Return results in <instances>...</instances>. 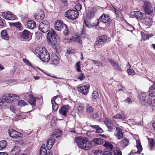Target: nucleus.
Instances as JSON below:
<instances>
[{
    "mask_svg": "<svg viewBox=\"0 0 155 155\" xmlns=\"http://www.w3.org/2000/svg\"><path fill=\"white\" fill-rule=\"evenodd\" d=\"M1 35L3 39L6 40H8L9 39V37L5 30H3L1 32Z\"/></svg>",
    "mask_w": 155,
    "mask_h": 155,
    "instance_id": "c85d7f7f",
    "label": "nucleus"
},
{
    "mask_svg": "<svg viewBox=\"0 0 155 155\" xmlns=\"http://www.w3.org/2000/svg\"><path fill=\"white\" fill-rule=\"evenodd\" d=\"M35 52L37 56L39 57L40 59L42 61L47 62L49 61L50 59V56L49 53L45 50L43 49L39 50V51L37 49H35Z\"/></svg>",
    "mask_w": 155,
    "mask_h": 155,
    "instance_id": "20e7f679",
    "label": "nucleus"
},
{
    "mask_svg": "<svg viewBox=\"0 0 155 155\" xmlns=\"http://www.w3.org/2000/svg\"><path fill=\"white\" fill-rule=\"evenodd\" d=\"M108 60L114 69L121 72H122L123 70L121 69L119 64L117 63L114 60L112 59H110Z\"/></svg>",
    "mask_w": 155,
    "mask_h": 155,
    "instance_id": "ddd939ff",
    "label": "nucleus"
},
{
    "mask_svg": "<svg viewBox=\"0 0 155 155\" xmlns=\"http://www.w3.org/2000/svg\"><path fill=\"white\" fill-rule=\"evenodd\" d=\"M94 155H104L102 151L100 150H96L93 151Z\"/></svg>",
    "mask_w": 155,
    "mask_h": 155,
    "instance_id": "79ce46f5",
    "label": "nucleus"
},
{
    "mask_svg": "<svg viewBox=\"0 0 155 155\" xmlns=\"http://www.w3.org/2000/svg\"><path fill=\"white\" fill-rule=\"evenodd\" d=\"M146 21H147V23H146V26H148L146 28H149L152 25V19L151 18H146Z\"/></svg>",
    "mask_w": 155,
    "mask_h": 155,
    "instance_id": "a19ab883",
    "label": "nucleus"
},
{
    "mask_svg": "<svg viewBox=\"0 0 155 155\" xmlns=\"http://www.w3.org/2000/svg\"><path fill=\"white\" fill-rule=\"evenodd\" d=\"M90 127L93 129H94L96 130V132L98 133H102L103 132V130L98 125H90Z\"/></svg>",
    "mask_w": 155,
    "mask_h": 155,
    "instance_id": "bb28decb",
    "label": "nucleus"
},
{
    "mask_svg": "<svg viewBox=\"0 0 155 155\" xmlns=\"http://www.w3.org/2000/svg\"><path fill=\"white\" fill-rule=\"evenodd\" d=\"M114 155H122L121 151L118 147H115L114 148Z\"/></svg>",
    "mask_w": 155,
    "mask_h": 155,
    "instance_id": "ea45409f",
    "label": "nucleus"
},
{
    "mask_svg": "<svg viewBox=\"0 0 155 155\" xmlns=\"http://www.w3.org/2000/svg\"><path fill=\"white\" fill-rule=\"evenodd\" d=\"M57 97H58L57 96H55L52 98V99L51 100V104H53V103H54V102H55V100L57 98Z\"/></svg>",
    "mask_w": 155,
    "mask_h": 155,
    "instance_id": "0e129e2a",
    "label": "nucleus"
},
{
    "mask_svg": "<svg viewBox=\"0 0 155 155\" xmlns=\"http://www.w3.org/2000/svg\"><path fill=\"white\" fill-rule=\"evenodd\" d=\"M151 100L150 98V97H148V99H147V102H146V106L148 105L150 106L151 104Z\"/></svg>",
    "mask_w": 155,
    "mask_h": 155,
    "instance_id": "6e6d98bb",
    "label": "nucleus"
},
{
    "mask_svg": "<svg viewBox=\"0 0 155 155\" xmlns=\"http://www.w3.org/2000/svg\"><path fill=\"white\" fill-rule=\"evenodd\" d=\"M51 61H52L53 63L54 64H57L58 62V60L57 59H53L51 58Z\"/></svg>",
    "mask_w": 155,
    "mask_h": 155,
    "instance_id": "052dcab7",
    "label": "nucleus"
},
{
    "mask_svg": "<svg viewBox=\"0 0 155 155\" xmlns=\"http://www.w3.org/2000/svg\"><path fill=\"white\" fill-rule=\"evenodd\" d=\"M69 109V105L64 106L61 107L59 112L62 115L65 116L66 115V113L68 111Z\"/></svg>",
    "mask_w": 155,
    "mask_h": 155,
    "instance_id": "412c9836",
    "label": "nucleus"
},
{
    "mask_svg": "<svg viewBox=\"0 0 155 155\" xmlns=\"http://www.w3.org/2000/svg\"><path fill=\"white\" fill-rule=\"evenodd\" d=\"M121 142L123 146L124 147H125L128 145L129 141L126 139H125L122 140Z\"/></svg>",
    "mask_w": 155,
    "mask_h": 155,
    "instance_id": "c03bdc74",
    "label": "nucleus"
},
{
    "mask_svg": "<svg viewBox=\"0 0 155 155\" xmlns=\"http://www.w3.org/2000/svg\"><path fill=\"white\" fill-rule=\"evenodd\" d=\"M34 16L36 19L42 20L44 18L45 15L42 10L39 9V11H38V13L35 14Z\"/></svg>",
    "mask_w": 155,
    "mask_h": 155,
    "instance_id": "f3484780",
    "label": "nucleus"
},
{
    "mask_svg": "<svg viewBox=\"0 0 155 155\" xmlns=\"http://www.w3.org/2000/svg\"><path fill=\"white\" fill-rule=\"evenodd\" d=\"M78 12L76 11L70 10L66 12L64 14L65 17L71 19H75L78 15Z\"/></svg>",
    "mask_w": 155,
    "mask_h": 155,
    "instance_id": "423d86ee",
    "label": "nucleus"
},
{
    "mask_svg": "<svg viewBox=\"0 0 155 155\" xmlns=\"http://www.w3.org/2000/svg\"><path fill=\"white\" fill-rule=\"evenodd\" d=\"M54 28L56 30L58 31L63 30V33L66 36L68 35L70 33V31L68 28L67 25L64 24L60 20H58L55 22Z\"/></svg>",
    "mask_w": 155,
    "mask_h": 155,
    "instance_id": "f03ea898",
    "label": "nucleus"
},
{
    "mask_svg": "<svg viewBox=\"0 0 155 155\" xmlns=\"http://www.w3.org/2000/svg\"><path fill=\"white\" fill-rule=\"evenodd\" d=\"M116 130L117 132V135L118 138L120 140L122 138L123 136V134L122 132V130L121 129L118 128L117 127Z\"/></svg>",
    "mask_w": 155,
    "mask_h": 155,
    "instance_id": "c9c22d12",
    "label": "nucleus"
},
{
    "mask_svg": "<svg viewBox=\"0 0 155 155\" xmlns=\"http://www.w3.org/2000/svg\"><path fill=\"white\" fill-rule=\"evenodd\" d=\"M10 110L12 111L13 112L16 113V110H15V108L13 106L11 107H10Z\"/></svg>",
    "mask_w": 155,
    "mask_h": 155,
    "instance_id": "69168bd1",
    "label": "nucleus"
},
{
    "mask_svg": "<svg viewBox=\"0 0 155 155\" xmlns=\"http://www.w3.org/2000/svg\"><path fill=\"white\" fill-rule=\"evenodd\" d=\"M1 15L3 18L7 20H14L16 18V16L10 12H3Z\"/></svg>",
    "mask_w": 155,
    "mask_h": 155,
    "instance_id": "6e6552de",
    "label": "nucleus"
},
{
    "mask_svg": "<svg viewBox=\"0 0 155 155\" xmlns=\"http://www.w3.org/2000/svg\"><path fill=\"white\" fill-rule=\"evenodd\" d=\"M90 87L89 85L78 87L77 88L78 91L81 93L85 95H87L89 92Z\"/></svg>",
    "mask_w": 155,
    "mask_h": 155,
    "instance_id": "9d476101",
    "label": "nucleus"
},
{
    "mask_svg": "<svg viewBox=\"0 0 155 155\" xmlns=\"http://www.w3.org/2000/svg\"><path fill=\"white\" fill-rule=\"evenodd\" d=\"M31 33L29 31L25 30L20 33V36L21 38L27 40H28L31 35Z\"/></svg>",
    "mask_w": 155,
    "mask_h": 155,
    "instance_id": "4468645a",
    "label": "nucleus"
},
{
    "mask_svg": "<svg viewBox=\"0 0 155 155\" xmlns=\"http://www.w3.org/2000/svg\"><path fill=\"white\" fill-rule=\"evenodd\" d=\"M136 143V146L137 149V150L136 149H134L132 150L131 152L130 153V154H131V153H135L137 152L140 153L142 151V148L141 145L140 141L139 140H137Z\"/></svg>",
    "mask_w": 155,
    "mask_h": 155,
    "instance_id": "2eb2a0df",
    "label": "nucleus"
},
{
    "mask_svg": "<svg viewBox=\"0 0 155 155\" xmlns=\"http://www.w3.org/2000/svg\"><path fill=\"white\" fill-rule=\"evenodd\" d=\"M153 135V134H150L149 133H147V137L148 141V143L149 145V150H152L153 149V148L155 146V142L153 138H149L148 136H150L151 135Z\"/></svg>",
    "mask_w": 155,
    "mask_h": 155,
    "instance_id": "f8f14e48",
    "label": "nucleus"
},
{
    "mask_svg": "<svg viewBox=\"0 0 155 155\" xmlns=\"http://www.w3.org/2000/svg\"><path fill=\"white\" fill-rule=\"evenodd\" d=\"M7 145V142L6 140H2L0 141V150H2L5 148Z\"/></svg>",
    "mask_w": 155,
    "mask_h": 155,
    "instance_id": "72a5a7b5",
    "label": "nucleus"
},
{
    "mask_svg": "<svg viewBox=\"0 0 155 155\" xmlns=\"http://www.w3.org/2000/svg\"><path fill=\"white\" fill-rule=\"evenodd\" d=\"M75 66L76 67V69L78 71H81V68L80 67V61H78L76 63Z\"/></svg>",
    "mask_w": 155,
    "mask_h": 155,
    "instance_id": "49530a36",
    "label": "nucleus"
},
{
    "mask_svg": "<svg viewBox=\"0 0 155 155\" xmlns=\"http://www.w3.org/2000/svg\"><path fill=\"white\" fill-rule=\"evenodd\" d=\"M20 151V147L19 146H15L12 147L11 150V152L13 155H19Z\"/></svg>",
    "mask_w": 155,
    "mask_h": 155,
    "instance_id": "a211bd4d",
    "label": "nucleus"
},
{
    "mask_svg": "<svg viewBox=\"0 0 155 155\" xmlns=\"http://www.w3.org/2000/svg\"><path fill=\"white\" fill-rule=\"evenodd\" d=\"M29 99L28 100V102L31 105L35 106L36 100L35 98L34 97L32 94L28 95Z\"/></svg>",
    "mask_w": 155,
    "mask_h": 155,
    "instance_id": "b1692460",
    "label": "nucleus"
},
{
    "mask_svg": "<svg viewBox=\"0 0 155 155\" xmlns=\"http://www.w3.org/2000/svg\"><path fill=\"white\" fill-rule=\"evenodd\" d=\"M75 7L77 11H80L82 8V5L80 3H78Z\"/></svg>",
    "mask_w": 155,
    "mask_h": 155,
    "instance_id": "864d4df0",
    "label": "nucleus"
},
{
    "mask_svg": "<svg viewBox=\"0 0 155 155\" xmlns=\"http://www.w3.org/2000/svg\"><path fill=\"white\" fill-rule=\"evenodd\" d=\"M10 25L15 27L18 28L19 30H21L22 29L21 25L20 22L10 23Z\"/></svg>",
    "mask_w": 155,
    "mask_h": 155,
    "instance_id": "2f4dec72",
    "label": "nucleus"
},
{
    "mask_svg": "<svg viewBox=\"0 0 155 155\" xmlns=\"http://www.w3.org/2000/svg\"><path fill=\"white\" fill-rule=\"evenodd\" d=\"M104 143V146L106 147L105 149H107V150H112L113 148V146L110 143L105 141V140Z\"/></svg>",
    "mask_w": 155,
    "mask_h": 155,
    "instance_id": "c756f323",
    "label": "nucleus"
},
{
    "mask_svg": "<svg viewBox=\"0 0 155 155\" xmlns=\"http://www.w3.org/2000/svg\"><path fill=\"white\" fill-rule=\"evenodd\" d=\"M114 117L116 119H121L123 120H124L125 119L124 115L122 113L117 114L114 116Z\"/></svg>",
    "mask_w": 155,
    "mask_h": 155,
    "instance_id": "4c0bfd02",
    "label": "nucleus"
},
{
    "mask_svg": "<svg viewBox=\"0 0 155 155\" xmlns=\"http://www.w3.org/2000/svg\"><path fill=\"white\" fill-rule=\"evenodd\" d=\"M127 71L129 74L131 75H134L135 73L134 71L131 69H127Z\"/></svg>",
    "mask_w": 155,
    "mask_h": 155,
    "instance_id": "3c124183",
    "label": "nucleus"
},
{
    "mask_svg": "<svg viewBox=\"0 0 155 155\" xmlns=\"http://www.w3.org/2000/svg\"><path fill=\"white\" fill-rule=\"evenodd\" d=\"M75 142L79 147L86 150H88L92 146V143L85 137H76Z\"/></svg>",
    "mask_w": 155,
    "mask_h": 155,
    "instance_id": "f257e3e1",
    "label": "nucleus"
},
{
    "mask_svg": "<svg viewBox=\"0 0 155 155\" xmlns=\"http://www.w3.org/2000/svg\"><path fill=\"white\" fill-rule=\"evenodd\" d=\"M2 99L5 100L7 103H11L13 101H15V94H6L3 95Z\"/></svg>",
    "mask_w": 155,
    "mask_h": 155,
    "instance_id": "0eeeda50",
    "label": "nucleus"
},
{
    "mask_svg": "<svg viewBox=\"0 0 155 155\" xmlns=\"http://www.w3.org/2000/svg\"><path fill=\"white\" fill-rule=\"evenodd\" d=\"M8 133L11 137L15 139L20 137L21 135V133L11 129L8 130Z\"/></svg>",
    "mask_w": 155,
    "mask_h": 155,
    "instance_id": "9b49d317",
    "label": "nucleus"
},
{
    "mask_svg": "<svg viewBox=\"0 0 155 155\" xmlns=\"http://www.w3.org/2000/svg\"><path fill=\"white\" fill-rule=\"evenodd\" d=\"M125 102L128 103V104L132 102V101L130 98H127L125 100Z\"/></svg>",
    "mask_w": 155,
    "mask_h": 155,
    "instance_id": "e2e57ef3",
    "label": "nucleus"
},
{
    "mask_svg": "<svg viewBox=\"0 0 155 155\" xmlns=\"http://www.w3.org/2000/svg\"><path fill=\"white\" fill-rule=\"evenodd\" d=\"M104 45V43L97 39V41L95 42L94 46L95 48H100Z\"/></svg>",
    "mask_w": 155,
    "mask_h": 155,
    "instance_id": "f704fd0d",
    "label": "nucleus"
},
{
    "mask_svg": "<svg viewBox=\"0 0 155 155\" xmlns=\"http://www.w3.org/2000/svg\"><path fill=\"white\" fill-rule=\"evenodd\" d=\"M91 61H92V62L93 63H94L95 64H97L98 66H100V63H99L97 61L94 60H91Z\"/></svg>",
    "mask_w": 155,
    "mask_h": 155,
    "instance_id": "338daca9",
    "label": "nucleus"
},
{
    "mask_svg": "<svg viewBox=\"0 0 155 155\" xmlns=\"http://www.w3.org/2000/svg\"><path fill=\"white\" fill-rule=\"evenodd\" d=\"M64 5L67 6L68 5V2L67 0H61Z\"/></svg>",
    "mask_w": 155,
    "mask_h": 155,
    "instance_id": "774afa93",
    "label": "nucleus"
},
{
    "mask_svg": "<svg viewBox=\"0 0 155 155\" xmlns=\"http://www.w3.org/2000/svg\"><path fill=\"white\" fill-rule=\"evenodd\" d=\"M58 35L55 31L52 29L50 30L47 33V39L48 43L52 46H55L57 42Z\"/></svg>",
    "mask_w": 155,
    "mask_h": 155,
    "instance_id": "7ed1b4c3",
    "label": "nucleus"
},
{
    "mask_svg": "<svg viewBox=\"0 0 155 155\" xmlns=\"http://www.w3.org/2000/svg\"><path fill=\"white\" fill-rule=\"evenodd\" d=\"M74 41L75 42H77L80 44H82V41L81 39L80 36L75 38Z\"/></svg>",
    "mask_w": 155,
    "mask_h": 155,
    "instance_id": "603ef678",
    "label": "nucleus"
},
{
    "mask_svg": "<svg viewBox=\"0 0 155 155\" xmlns=\"http://www.w3.org/2000/svg\"><path fill=\"white\" fill-rule=\"evenodd\" d=\"M39 30L43 33L47 32L50 29V24L47 20L42 21L39 25Z\"/></svg>",
    "mask_w": 155,
    "mask_h": 155,
    "instance_id": "39448f33",
    "label": "nucleus"
},
{
    "mask_svg": "<svg viewBox=\"0 0 155 155\" xmlns=\"http://www.w3.org/2000/svg\"><path fill=\"white\" fill-rule=\"evenodd\" d=\"M140 101L141 104L143 105H145V94L143 92L140 94H139Z\"/></svg>",
    "mask_w": 155,
    "mask_h": 155,
    "instance_id": "5701e85b",
    "label": "nucleus"
},
{
    "mask_svg": "<svg viewBox=\"0 0 155 155\" xmlns=\"http://www.w3.org/2000/svg\"><path fill=\"white\" fill-rule=\"evenodd\" d=\"M107 127L108 129V131L109 132H112L114 129H115V127L113 125V124L111 122H110L108 121L106 124Z\"/></svg>",
    "mask_w": 155,
    "mask_h": 155,
    "instance_id": "cd10ccee",
    "label": "nucleus"
},
{
    "mask_svg": "<svg viewBox=\"0 0 155 155\" xmlns=\"http://www.w3.org/2000/svg\"><path fill=\"white\" fill-rule=\"evenodd\" d=\"M93 108L91 106H88L86 108L87 111L89 113H90L93 111Z\"/></svg>",
    "mask_w": 155,
    "mask_h": 155,
    "instance_id": "8fccbe9b",
    "label": "nucleus"
},
{
    "mask_svg": "<svg viewBox=\"0 0 155 155\" xmlns=\"http://www.w3.org/2000/svg\"><path fill=\"white\" fill-rule=\"evenodd\" d=\"M112 150H107V149H105L103 153L104 155H112L111 151Z\"/></svg>",
    "mask_w": 155,
    "mask_h": 155,
    "instance_id": "a18cd8bd",
    "label": "nucleus"
},
{
    "mask_svg": "<svg viewBox=\"0 0 155 155\" xmlns=\"http://www.w3.org/2000/svg\"><path fill=\"white\" fill-rule=\"evenodd\" d=\"M96 11V8L95 7L91 8L87 14V17L88 19L92 18L94 16Z\"/></svg>",
    "mask_w": 155,
    "mask_h": 155,
    "instance_id": "6ab92c4d",
    "label": "nucleus"
},
{
    "mask_svg": "<svg viewBox=\"0 0 155 155\" xmlns=\"http://www.w3.org/2000/svg\"><path fill=\"white\" fill-rule=\"evenodd\" d=\"M27 27L30 29H33L36 27V23L33 20L28 21L27 24Z\"/></svg>",
    "mask_w": 155,
    "mask_h": 155,
    "instance_id": "393cba45",
    "label": "nucleus"
},
{
    "mask_svg": "<svg viewBox=\"0 0 155 155\" xmlns=\"http://www.w3.org/2000/svg\"><path fill=\"white\" fill-rule=\"evenodd\" d=\"M62 130H57L56 131L55 133L54 134V137L57 138L61 136L62 134Z\"/></svg>",
    "mask_w": 155,
    "mask_h": 155,
    "instance_id": "37998d69",
    "label": "nucleus"
},
{
    "mask_svg": "<svg viewBox=\"0 0 155 155\" xmlns=\"http://www.w3.org/2000/svg\"><path fill=\"white\" fill-rule=\"evenodd\" d=\"M99 94L96 91H94L92 94V98L93 101H94L95 100L98 98Z\"/></svg>",
    "mask_w": 155,
    "mask_h": 155,
    "instance_id": "58836bf2",
    "label": "nucleus"
},
{
    "mask_svg": "<svg viewBox=\"0 0 155 155\" xmlns=\"http://www.w3.org/2000/svg\"><path fill=\"white\" fill-rule=\"evenodd\" d=\"M107 39V36L106 35L100 36L97 39L98 40L104 43L106 42Z\"/></svg>",
    "mask_w": 155,
    "mask_h": 155,
    "instance_id": "473e14b6",
    "label": "nucleus"
},
{
    "mask_svg": "<svg viewBox=\"0 0 155 155\" xmlns=\"http://www.w3.org/2000/svg\"><path fill=\"white\" fill-rule=\"evenodd\" d=\"M149 94L151 97H155V87L153 88L151 87L150 88Z\"/></svg>",
    "mask_w": 155,
    "mask_h": 155,
    "instance_id": "e433bc0d",
    "label": "nucleus"
},
{
    "mask_svg": "<svg viewBox=\"0 0 155 155\" xmlns=\"http://www.w3.org/2000/svg\"><path fill=\"white\" fill-rule=\"evenodd\" d=\"M113 8L114 9V12L116 15L117 17H118L120 13V12L119 10L115 8L113 6Z\"/></svg>",
    "mask_w": 155,
    "mask_h": 155,
    "instance_id": "4d7b16f0",
    "label": "nucleus"
},
{
    "mask_svg": "<svg viewBox=\"0 0 155 155\" xmlns=\"http://www.w3.org/2000/svg\"><path fill=\"white\" fill-rule=\"evenodd\" d=\"M23 61L25 64H27L28 66H31V63L28 60L26 59H23Z\"/></svg>",
    "mask_w": 155,
    "mask_h": 155,
    "instance_id": "bf43d9fd",
    "label": "nucleus"
},
{
    "mask_svg": "<svg viewBox=\"0 0 155 155\" xmlns=\"http://www.w3.org/2000/svg\"><path fill=\"white\" fill-rule=\"evenodd\" d=\"M93 141L96 144H101L104 143V140L101 138H95Z\"/></svg>",
    "mask_w": 155,
    "mask_h": 155,
    "instance_id": "7c9ffc66",
    "label": "nucleus"
},
{
    "mask_svg": "<svg viewBox=\"0 0 155 155\" xmlns=\"http://www.w3.org/2000/svg\"><path fill=\"white\" fill-rule=\"evenodd\" d=\"M153 35L152 33L146 34V39H148L152 37Z\"/></svg>",
    "mask_w": 155,
    "mask_h": 155,
    "instance_id": "13d9d810",
    "label": "nucleus"
},
{
    "mask_svg": "<svg viewBox=\"0 0 155 155\" xmlns=\"http://www.w3.org/2000/svg\"><path fill=\"white\" fill-rule=\"evenodd\" d=\"M27 103L25 101L21 100L18 102V105L20 106H24L27 105Z\"/></svg>",
    "mask_w": 155,
    "mask_h": 155,
    "instance_id": "de8ad7c7",
    "label": "nucleus"
},
{
    "mask_svg": "<svg viewBox=\"0 0 155 155\" xmlns=\"http://www.w3.org/2000/svg\"><path fill=\"white\" fill-rule=\"evenodd\" d=\"M110 20V18L109 15H107L103 14L99 18V19L97 20V23L96 26L98 25L99 23V21L104 23H108Z\"/></svg>",
    "mask_w": 155,
    "mask_h": 155,
    "instance_id": "1a4fd4ad",
    "label": "nucleus"
},
{
    "mask_svg": "<svg viewBox=\"0 0 155 155\" xmlns=\"http://www.w3.org/2000/svg\"><path fill=\"white\" fill-rule=\"evenodd\" d=\"M153 7L151 6V4L148 2L146 1V14H151L153 12Z\"/></svg>",
    "mask_w": 155,
    "mask_h": 155,
    "instance_id": "dca6fc26",
    "label": "nucleus"
},
{
    "mask_svg": "<svg viewBox=\"0 0 155 155\" xmlns=\"http://www.w3.org/2000/svg\"><path fill=\"white\" fill-rule=\"evenodd\" d=\"M85 78L84 76L83 73H81L80 74L78 77V79H80V81H82Z\"/></svg>",
    "mask_w": 155,
    "mask_h": 155,
    "instance_id": "5fc2aeb1",
    "label": "nucleus"
},
{
    "mask_svg": "<svg viewBox=\"0 0 155 155\" xmlns=\"http://www.w3.org/2000/svg\"><path fill=\"white\" fill-rule=\"evenodd\" d=\"M39 155H52V153L49 152L47 154L45 145H43L40 148Z\"/></svg>",
    "mask_w": 155,
    "mask_h": 155,
    "instance_id": "aec40b11",
    "label": "nucleus"
},
{
    "mask_svg": "<svg viewBox=\"0 0 155 155\" xmlns=\"http://www.w3.org/2000/svg\"><path fill=\"white\" fill-rule=\"evenodd\" d=\"M4 21H5L3 19H1L0 18V26H3L4 25Z\"/></svg>",
    "mask_w": 155,
    "mask_h": 155,
    "instance_id": "680f3d73",
    "label": "nucleus"
},
{
    "mask_svg": "<svg viewBox=\"0 0 155 155\" xmlns=\"http://www.w3.org/2000/svg\"><path fill=\"white\" fill-rule=\"evenodd\" d=\"M55 141V139L52 138L51 139H48L47 141L46 144L48 150L51 149L53 146Z\"/></svg>",
    "mask_w": 155,
    "mask_h": 155,
    "instance_id": "4be33fe9",
    "label": "nucleus"
},
{
    "mask_svg": "<svg viewBox=\"0 0 155 155\" xmlns=\"http://www.w3.org/2000/svg\"><path fill=\"white\" fill-rule=\"evenodd\" d=\"M52 105L53 109L54 110H57L58 108V104L55 102H54L53 104H51Z\"/></svg>",
    "mask_w": 155,
    "mask_h": 155,
    "instance_id": "09e8293b",
    "label": "nucleus"
},
{
    "mask_svg": "<svg viewBox=\"0 0 155 155\" xmlns=\"http://www.w3.org/2000/svg\"><path fill=\"white\" fill-rule=\"evenodd\" d=\"M131 15H134L137 18L140 19L142 17V13L139 11L132 12L131 13Z\"/></svg>",
    "mask_w": 155,
    "mask_h": 155,
    "instance_id": "a878e982",
    "label": "nucleus"
}]
</instances>
